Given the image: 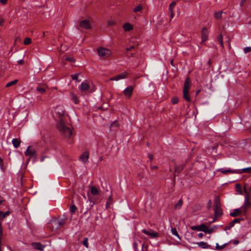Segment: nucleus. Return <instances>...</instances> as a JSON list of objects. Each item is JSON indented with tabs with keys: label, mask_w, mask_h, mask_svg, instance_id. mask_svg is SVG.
<instances>
[{
	"label": "nucleus",
	"mask_w": 251,
	"mask_h": 251,
	"mask_svg": "<svg viewBox=\"0 0 251 251\" xmlns=\"http://www.w3.org/2000/svg\"><path fill=\"white\" fill-rule=\"evenodd\" d=\"M134 48V46H131L129 48H126L127 51H131Z\"/></svg>",
	"instance_id": "4d7b16f0"
},
{
	"label": "nucleus",
	"mask_w": 251,
	"mask_h": 251,
	"mask_svg": "<svg viewBox=\"0 0 251 251\" xmlns=\"http://www.w3.org/2000/svg\"><path fill=\"white\" fill-rule=\"evenodd\" d=\"M56 113L59 116H62L64 115V111L62 107L60 106H57L56 108Z\"/></svg>",
	"instance_id": "b1692460"
},
{
	"label": "nucleus",
	"mask_w": 251,
	"mask_h": 251,
	"mask_svg": "<svg viewBox=\"0 0 251 251\" xmlns=\"http://www.w3.org/2000/svg\"><path fill=\"white\" fill-rule=\"evenodd\" d=\"M71 100L74 102L75 104H76L79 103V100L77 97L73 93H70Z\"/></svg>",
	"instance_id": "4be33fe9"
},
{
	"label": "nucleus",
	"mask_w": 251,
	"mask_h": 251,
	"mask_svg": "<svg viewBox=\"0 0 251 251\" xmlns=\"http://www.w3.org/2000/svg\"><path fill=\"white\" fill-rule=\"evenodd\" d=\"M242 220H243L242 218L234 219L232 221H231L230 223H229L227 226H226L225 227L224 229L225 230H229L231 227H232L234 226V225L235 223H239L241 222V221H242Z\"/></svg>",
	"instance_id": "9b49d317"
},
{
	"label": "nucleus",
	"mask_w": 251,
	"mask_h": 251,
	"mask_svg": "<svg viewBox=\"0 0 251 251\" xmlns=\"http://www.w3.org/2000/svg\"><path fill=\"white\" fill-rule=\"evenodd\" d=\"M7 2V0H0V3L2 4H6Z\"/></svg>",
	"instance_id": "864d4df0"
},
{
	"label": "nucleus",
	"mask_w": 251,
	"mask_h": 251,
	"mask_svg": "<svg viewBox=\"0 0 251 251\" xmlns=\"http://www.w3.org/2000/svg\"><path fill=\"white\" fill-rule=\"evenodd\" d=\"M201 42H205L208 39V31L206 27L202 28L201 30Z\"/></svg>",
	"instance_id": "9d476101"
},
{
	"label": "nucleus",
	"mask_w": 251,
	"mask_h": 251,
	"mask_svg": "<svg viewBox=\"0 0 251 251\" xmlns=\"http://www.w3.org/2000/svg\"><path fill=\"white\" fill-rule=\"evenodd\" d=\"M223 35L222 33H220L217 37V41L220 43L221 46L222 48H224V43L223 40Z\"/></svg>",
	"instance_id": "bb28decb"
},
{
	"label": "nucleus",
	"mask_w": 251,
	"mask_h": 251,
	"mask_svg": "<svg viewBox=\"0 0 251 251\" xmlns=\"http://www.w3.org/2000/svg\"><path fill=\"white\" fill-rule=\"evenodd\" d=\"M79 26L85 29H90L92 28L90 21L88 19L81 21L79 24Z\"/></svg>",
	"instance_id": "0eeeda50"
},
{
	"label": "nucleus",
	"mask_w": 251,
	"mask_h": 251,
	"mask_svg": "<svg viewBox=\"0 0 251 251\" xmlns=\"http://www.w3.org/2000/svg\"><path fill=\"white\" fill-rule=\"evenodd\" d=\"M142 9H143L142 5L140 4L134 8L133 11L134 12H138L141 11L142 10Z\"/></svg>",
	"instance_id": "4c0bfd02"
},
{
	"label": "nucleus",
	"mask_w": 251,
	"mask_h": 251,
	"mask_svg": "<svg viewBox=\"0 0 251 251\" xmlns=\"http://www.w3.org/2000/svg\"><path fill=\"white\" fill-rule=\"evenodd\" d=\"M127 76V73L126 72H124L117 76H115L114 77H111L109 80L110 81L112 80H119L121 79H124L126 78Z\"/></svg>",
	"instance_id": "f8f14e48"
},
{
	"label": "nucleus",
	"mask_w": 251,
	"mask_h": 251,
	"mask_svg": "<svg viewBox=\"0 0 251 251\" xmlns=\"http://www.w3.org/2000/svg\"><path fill=\"white\" fill-rule=\"evenodd\" d=\"M245 53H248L251 51V47H247L244 49Z\"/></svg>",
	"instance_id": "09e8293b"
},
{
	"label": "nucleus",
	"mask_w": 251,
	"mask_h": 251,
	"mask_svg": "<svg viewBox=\"0 0 251 251\" xmlns=\"http://www.w3.org/2000/svg\"><path fill=\"white\" fill-rule=\"evenodd\" d=\"M4 22V19L3 18H0V25H2Z\"/></svg>",
	"instance_id": "5fc2aeb1"
},
{
	"label": "nucleus",
	"mask_w": 251,
	"mask_h": 251,
	"mask_svg": "<svg viewBox=\"0 0 251 251\" xmlns=\"http://www.w3.org/2000/svg\"><path fill=\"white\" fill-rule=\"evenodd\" d=\"M78 74H75L71 75V77L73 80H75L76 81H79L80 80H78Z\"/></svg>",
	"instance_id": "c03bdc74"
},
{
	"label": "nucleus",
	"mask_w": 251,
	"mask_h": 251,
	"mask_svg": "<svg viewBox=\"0 0 251 251\" xmlns=\"http://www.w3.org/2000/svg\"><path fill=\"white\" fill-rule=\"evenodd\" d=\"M220 171L224 174H226L227 173H237L236 171H233L230 169L228 170H224V169H221L220 170Z\"/></svg>",
	"instance_id": "cd10ccee"
},
{
	"label": "nucleus",
	"mask_w": 251,
	"mask_h": 251,
	"mask_svg": "<svg viewBox=\"0 0 251 251\" xmlns=\"http://www.w3.org/2000/svg\"><path fill=\"white\" fill-rule=\"evenodd\" d=\"M3 159L0 157V166L1 168L3 166Z\"/></svg>",
	"instance_id": "680f3d73"
},
{
	"label": "nucleus",
	"mask_w": 251,
	"mask_h": 251,
	"mask_svg": "<svg viewBox=\"0 0 251 251\" xmlns=\"http://www.w3.org/2000/svg\"><path fill=\"white\" fill-rule=\"evenodd\" d=\"M201 226H204L203 224H201L200 226H193L191 227V228L193 230H197L198 231H201Z\"/></svg>",
	"instance_id": "2f4dec72"
},
{
	"label": "nucleus",
	"mask_w": 251,
	"mask_h": 251,
	"mask_svg": "<svg viewBox=\"0 0 251 251\" xmlns=\"http://www.w3.org/2000/svg\"><path fill=\"white\" fill-rule=\"evenodd\" d=\"M203 234H202V233H199V234H198V237H199L200 238H202V236H203Z\"/></svg>",
	"instance_id": "0e129e2a"
},
{
	"label": "nucleus",
	"mask_w": 251,
	"mask_h": 251,
	"mask_svg": "<svg viewBox=\"0 0 251 251\" xmlns=\"http://www.w3.org/2000/svg\"><path fill=\"white\" fill-rule=\"evenodd\" d=\"M239 242L238 239H234L233 240V243L234 245H237L239 243Z\"/></svg>",
	"instance_id": "6e6d98bb"
},
{
	"label": "nucleus",
	"mask_w": 251,
	"mask_h": 251,
	"mask_svg": "<svg viewBox=\"0 0 251 251\" xmlns=\"http://www.w3.org/2000/svg\"><path fill=\"white\" fill-rule=\"evenodd\" d=\"M45 87L44 88L38 86L36 88V90L40 93L44 94L46 92V89L48 88V86L47 85H45Z\"/></svg>",
	"instance_id": "a878e982"
},
{
	"label": "nucleus",
	"mask_w": 251,
	"mask_h": 251,
	"mask_svg": "<svg viewBox=\"0 0 251 251\" xmlns=\"http://www.w3.org/2000/svg\"><path fill=\"white\" fill-rule=\"evenodd\" d=\"M240 173H251V167L242 169V171Z\"/></svg>",
	"instance_id": "58836bf2"
},
{
	"label": "nucleus",
	"mask_w": 251,
	"mask_h": 251,
	"mask_svg": "<svg viewBox=\"0 0 251 251\" xmlns=\"http://www.w3.org/2000/svg\"><path fill=\"white\" fill-rule=\"evenodd\" d=\"M65 222L63 220L53 219L51 220L48 224L47 227L51 232H55L60 229L64 224Z\"/></svg>",
	"instance_id": "f257e3e1"
},
{
	"label": "nucleus",
	"mask_w": 251,
	"mask_h": 251,
	"mask_svg": "<svg viewBox=\"0 0 251 251\" xmlns=\"http://www.w3.org/2000/svg\"><path fill=\"white\" fill-rule=\"evenodd\" d=\"M214 215L216 218H220L223 215V210L221 207L220 198L217 197L214 200Z\"/></svg>",
	"instance_id": "7ed1b4c3"
},
{
	"label": "nucleus",
	"mask_w": 251,
	"mask_h": 251,
	"mask_svg": "<svg viewBox=\"0 0 251 251\" xmlns=\"http://www.w3.org/2000/svg\"><path fill=\"white\" fill-rule=\"evenodd\" d=\"M151 170H157L158 169V166H151Z\"/></svg>",
	"instance_id": "13d9d810"
},
{
	"label": "nucleus",
	"mask_w": 251,
	"mask_h": 251,
	"mask_svg": "<svg viewBox=\"0 0 251 251\" xmlns=\"http://www.w3.org/2000/svg\"><path fill=\"white\" fill-rule=\"evenodd\" d=\"M229 243H226L222 246H219L218 243L216 245V250H222L225 248Z\"/></svg>",
	"instance_id": "e433bc0d"
},
{
	"label": "nucleus",
	"mask_w": 251,
	"mask_h": 251,
	"mask_svg": "<svg viewBox=\"0 0 251 251\" xmlns=\"http://www.w3.org/2000/svg\"><path fill=\"white\" fill-rule=\"evenodd\" d=\"M142 232L149 235L151 238H156L158 236V233L152 230V229H149V230H147L145 229H143L142 230Z\"/></svg>",
	"instance_id": "1a4fd4ad"
},
{
	"label": "nucleus",
	"mask_w": 251,
	"mask_h": 251,
	"mask_svg": "<svg viewBox=\"0 0 251 251\" xmlns=\"http://www.w3.org/2000/svg\"><path fill=\"white\" fill-rule=\"evenodd\" d=\"M133 87L132 86H129L126 87L123 91L124 94L126 99H130L131 97L133 91Z\"/></svg>",
	"instance_id": "6e6552de"
},
{
	"label": "nucleus",
	"mask_w": 251,
	"mask_h": 251,
	"mask_svg": "<svg viewBox=\"0 0 251 251\" xmlns=\"http://www.w3.org/2000/svg\"><path fill=\"white\" fill-rule=\"evenodd\" d=\"M246 196L245 197V201L244 204L241 208L243 209L244 212H246L248 207L251 208V201H250V196L249 192L245 190Z\"/></svg>",
	"instance_id": "39448f33"
},
{
	"label": "nucleus",
	"mask_w": 251,
	"mask_h": 251,
	"mask_svg": "<svg viewBox=\"0 0 251 251\" xmlns=\"http://www.w3.org/2000/svg\"><path fill=\"white\" fill-rule=\"evenodd\" d=\"M31 39L30 38L27 37L25 39L24 43L25 45H28L31 44Z\"/></svg>",
	"instance_id": "ea45409f"
},
{
	"label": "nucleus",
	"mask_w": 251,
	"mask_h": 251,
	"mask_svg": "<svg viewBox=\"0 0 251 251\" xmlns=\"http://www.w3.org/2000/svg\"><path fill=\"white\" fill-rule=\"evenodd\" d=\"M89 158V153L88 151L83 152L79 157V159L83 163H87Z\"/></svg>",
	"instance_id": "ddd939ff"
},
{
	"label": "nucleus",
	"mask_w": 251,
	"mask_h": 251,
	"mask_svg": "<svg viewBox=\"0 0 251 251\" xmlns=\"http://www.w3.org/2000/svg\"><path fill=\"white\" fill-rule=\"evenodd\" d=\"M18 63L19 65H23L24 63V61L23 59L20 60L18 61Z\"/></svg>",
	"instance_id": "bf43d9fd"
},
{
	"label": "nucleus",
	"mask_w": 251,
	"mask_h": 251,
	"mask_svg": "<svg viewBox=\"0 0 251 251\" xmlns=\"http://www.w3.org/2000/svg\"><path fill=\"white\" fill-rule=\"evenodd\" d=\"M12 143L13 145V146L15 148H17L20 146L21 141L19 139L14 138L12 141Z\"/></svg>",
	"instance_id": "aec40b11"
},
{
	"label": "nucleus",
	"mask_w": 251,
	"mask_h": 251,
	"mask_svg": "<svg viewBox=\"0 0 251 251\" xmlns=\"http://www.w3.org/2000/svg\"><path fill=\"white\" fill-rule=\"evenodd\" d=\"M171 232L173 235L177 236L179 239H180V237L178 234L177 230L176 228L172 227Z\"/></svg>",
	"instance_id": "72a5a7b5"
},
{
	"label": "nucleus",
	"mask_w": 251,
	"mask_h": 251,
	"mask_svg": "<svg viewBox=\"0 0 251 251\" xmlns=\"http://www.w3.org/2000/svg\"><path fill=\"white\" fill-rule=\"evenodd\" d=\"M201 231H203L205 233L211 234L213 232V229L212 228H209L205 224H204V226H201Z\"/></svg>",
	"instance_id": "a211bd4d"
},
{
	"label": "nucleus",
	"mask_w": 251,
	"mask_h": 251,
	"mask_svg": "<svg viewBox=\"0 0 251 251\" xmlns=\"http://www.w3.org/2000/svg\"><path fill=\"white\" fill-rule=\"evenodd\" d=\"M31 245L34 249L40 251H43L45 248V246L39 242L32 243Z\"/></svg>",
	"instance_id": "4468645a"
},
{
	"label": "nucleus",
	"mask_w": 251,
	"mask_h": 251,
	"mask_svg": "<svg viewBox=\"0 0 251 251\" xmlns=\"http://www.w3.org/2000/svg\"><path fill=\"white\" fill-rule=\"evenodd\" d=\"M88 239L87 237H85L83 239L82 241V244L84 246H85L86 248H88Z\"/></svg>",
	"instance_id": "a19ab883"
},
{
	"label": "nucleus",
	"mask_w": 251,
	"mask_h": 251,
	"mask_svg": "<svg viewBox=\"0 0 251 251\" xmlns=\"http://www.w3.org/2000/svg\"><path fill=\"white\" fill-rule=\"evenodd\" d=\"M98 54L104 59L108 58L111 55V51L107 49L99 47L97 49Z\"/></svg>",
	"instance_id": "20e7f679"
},
{
	"label": "nucleus",
	"mask_w": 251,
	"mask_h": 251,
	"mask_svg": "<svg viewBox=\"0 0 251 251\" xmlns=\"http://www.w3.org/2000/svg\"><path fill=\"white\" fill-rule=\"evenodd\" d=\"M178 102V98L177 97H173L172 99H171V102L174 104H176Z\"/></svg>",
	"instance_id": "79ce46f5"
},
{
	"label": "nucleus",
	"mask_w": 251,
	"mask_h": 251,
	"mask_svg": "<svg viewBox=\"0 0 251 251\" xmlns=\"http://www.w3.org/2000/svg\"><path fill=\"white\" fill-rule=\"evenodd\" d=\"M242 213V211L240 209H235L233 212H230V216L231 217H236L240 215Z\"/></svg>",
	"instance_id": "412c9836"
},
{
	"label": "nucleus",
	"mask_w": 251,
	"mask_h": 251,
	"mask_svg": "<svg viewBox=\"0 0 251 251\" xmlns=\"http://www.w3.org/2000/svg\"><path fill=\"white\" fill-rule=\"evenodd\" d=\"M123 28H124L125 31H127L132 30L133 26L131 24L128 23H126L123 25Z\"/></svg>",
	"instance_id": "6ab92c4d"
},
{
	"label": "nucleus",
	"mask_w": 251,
	"mask_h": 251,
	"mask_svg": "<svg viewBox=\"0 0 251 251\" xmlns=\"http://www.w3.org/2000/svg\"><path fill=\"white\" fill-rule=\"evenodd\" d=\"M91 193L93 195H96L99 193L98 189L95 186H92L91 188Z\"/></svg>",
	"instance_id": "c756f323"
},
{
	"label": "nucleus",
	"mask_w": 251,
	"mask_h": 251,
	"mask_svg": "<svg viewBox=\"0 0 251 251\" xmlns=\"http://www.w3.org/2000/svg\"><path fill=\"white\" fill-rule=\"evenodd\" d=\"M219 218H216L215 216L214 215V217L211 222H214L216 221Z\"/></svg>",
	"instance_id": "338daca9"
},
{
	"label": "nucleus",
	"mask_w": 251,
	"mask_h": 251,
	"mask_svg": "<svg viewBox=\"0 0 251 251\" xmlns=\"http://www.w3.org/2000/svg\"><path fill=\"white\" fill-rule=\"evenodd\" d=\"M2 234V229H1V224L0 223V234Z\"/></svg>",
	"instance_id": "774afa93"
},
{
	"label": "nucleus",
	"mask_w": 251,
	"mask_h": 251,
	"mask_svg": "<svg viewBox=\"0 0 251 251\" xmlns=\"http://www.w3.org/2000/svg\"><path fill=\"white\" fill-rule=\"evenodd\" d=\"M169 15L170 17V20L172 19L174 16V13L173 10H169Z\"/></svg>",
	"instance_id": "3c124183"
},
{
	"label": "nucleus",
	"mask_w": 251,
	"mask_h": 251,
	"mask_svg": "<svg viewBox=\"0 0 251 251\" xmlns=\"http://www.w3.org/2000/svg\"><path fill=\"white\" fill-rule=\"evenodd\" d=\"M176 5V2L175 1L172 2L169 5V10H173V8Z\"/></svg>",
	"instance_id": "37998d69"
},
{
	"label": "nucleus",
	"mask_w": 251,
	"mask_h": 251,
	"mask_svg": "<svg viewBox=\"0 0 251 251\" xmlns=\"http://www.w3.org/2000/svg\"><path fill=\"white\" fill-rule=\"evenodd\" d=\"M116 23L114 20H109L107 21V24L109 26H112L114 25H115Z\"/></svg>",
	"instance_id": "49530a36"
},
{
	"label": "nucleus",
	"mask_w": 251,
	"mask_h": 251,
	"mask_svg": "<svg viewBox=\"0 0 251 251\" xmlns=\"http://www.w3.org/2000/svg\"><path fill=\"white\" fill-rule=\"evenodd\" d=\"M133 248L135 251L137 250L138 249V243L136 242H134L133 243Z\"/></svg>",
	"instance_id": "603ef678"
},
{
	"label": "nucleus",
	"mask_w": 251,
	"mask_h": 251,
	"mask_svg": "<svg viewBox=\"0 0 251 251\" xmlns=\"http://www.w3.org/2000/svg\"><path fill=\"white\" fill-rule=\"evenodd\" d=\"M10 214V211H7L5 212H3L2 211H0V220H3L4 218H5L7 216L9 215Z\"/></svg>",
	"instance_id": "393cba45"
},
{
	"label": "nucleus",
	"mask_w": 251,
	"mask_h": 251,
	"mask_svg": "<svg viewBox=\"0 0 251 251\" xmlns=\"http://www.w3.org/2000/svg\"><path fill=\"white\" fill-rule=\"evenodd\" d=\"M148 157H149V158H150V159L151 160H152L153 159V155L152 154H151V153L148 154Z\"/></svg>",
	"instance_id": "052dcab7"
},
{
	"label": "nucleus",
	"mask_w": 251,
	"mask_h": 251,
	"mask_svg": "<svg viewBox=\"0 0 251 251\" xmlns=\"http://www.w3.org/2000/svg\"><path fill=\"white\" fill-rule=\"evenodd\" d=\"M222 11L216 12L214 14V17L216 19H219L222 17Z\"/></svg>",
	"instance_id": "473e14b6"
},
{
	"label": "nucleus",
	"mask_w": 251,
	"mask_h": 251,
	"mask_svg": "<svg viewBox=\"0 0 251 251\" xmlns=\"http://www.w3.org/2000/svg\"><path fill=\"white\" fill-rule=\"evenodd\" d=\"M140 180H142L145 177V173L143 171L139 172L137 175Z\"/></svg>",
	"instance_id": "f704fd0d"
},
{
	"label": "nucleus",
	"mask_w": 251,
	"mask_h": 251,
	"mask_svg": "<svg viewBox=\"0 0 251 251\" xmlns=\"http://www.w3.org/2000/svg\"><path fill=\"white\" fill-rule=\"evenodd\" d=\"M198 246L202 249H208L211 248V246L208 245L207 243L204 242H201L197 243Z\"/></svg>",
	"instance_id": "f3484780"
},
{
	"label": "nucleus",
	"mask_w": 251,
	"mask_h": 251,
	"mask_svg": "<svg viewBox=\"0 0 251 251\" xmlns=\"http://www.w3.org/2000/svg\"><path fill=\"white\" fill-rule=\"evenodd\" d=\"M90 88L89 85L85 82H83L80 85V89L81 91L84 92L88 90Z\"/></svg>",
	"instance_id": "dca6fc26"
},
{
	"label": "nucleus",
	"mask_w": 251,
	"mask_h": 251,
	"mask_svg": "<svg viewBox=\"0 0 251 251\" xmlns=\"http://www.w3.org/2000/svg\"><path fill=\"white\" fill-rule=\"evenodd\" d=\"M17 82H18V80H17V79L11 81L6 84V87H10L13 85L16 84L17 83Z\"/></svg>",
	"instance_id": "c9c22d12"
},
{
	"label": "nucleus",
	"mask_w": 251,
	"mask_h": 251,
	"mask_svg": "<svg viewBox=\"0 0 251 251\" xmlns=\"http://www.w3.org/2000/svg\"><path fill=\"white\" fill-rule=\"evenodd\" d=\"M183 169V166H177L175 168V171H176V172H178V173H179L180 171H181Z\"/></svg>",
	"instance_id": "de8ad7c7"
},
{
	"label": "nucleus",
	"mask_w": 251,
	"mask_h": 251,
	"mask_svg": "<svg viewBox=\"0 0 251 251\" xmlns=\"http://www.w3.org/2000/svg\"><path fill=\"white\" fill-rule=\"evenodd\" d=\"M57 128L66 138H70L72 134V129L67 127L62 121L58 123Z\"/></svg>",
	"instance_id": "f03ea898"
},
{
	"label": "nucleus",
	"mask_w": 251,
	"mask_h": 251,
	"mask_svg": "<svg viewBox=\"0 0 251 251\" xmlns=\"http://www.w3.org/2000/svg\"><path fill=\"white\" fill-rule=\"evenodd\" d=\"M207 64H208V68H209L211 65V59H209L208 60Z\"/></svg>",
	"instance_id": "e2e57ef3"
},
{
	"label": "nucleus",
	"mask_w": 251,
	"mask_h": 251,
	"mask_svg": "<svg viewBox=\"0 0 251 251\" xmlns=\"http://www.w3.org/2000/svg\"><path fill=\"white\" fill-rule=\"evenodd\" d=\"M235 188H236V190L237 192H238L240 194H243L241 186L240 184L237 183L235 185Z\"/></svg>",
	"instance_id": "7c9ffc66"
},
{
	"label": "nucleus",
	"mask_w": 251,
	"mask_h": 251,
	"mask_svg": "<svg viewBox=\"0 0 251 251\" xmlns=\"http://www.w3.org/2000/svg\"><path fill=\"white\" fill-rule=\"evenodd\" d=\"M245 0H241V2H240V5H241V6L244 4Z\"/></svg>",
	"instance_id": "69168bd1"
},
{
	"label": "nucleus",
	"mask_w": 251,
	"mask_h": 251,
	"mask_svg": "<svg viewBox=\"0 0 251 251\" xmlns=\"http://www.w3.org/2000/svg\"><path fill=\"white\" fill-rule=\"evenodd\" d=\"M25 154L26 156L34 157L35 158H37L38 156L36 150L30 146H28L25 152Z\"/></svg>",
	"instance_id": "423d86ee"
},
{
	"label": "nucleus",
	"mask_w": 251,
	"mask_h": 251,
	"mask_svg": "<svg viewBox=\"0 0 251 251\" xmlns=\"http://www.w3.org/2000/svg\"><path fill=\"white\" fill-rule=\"evenodd\" d=\"M76 210V207L75 205H72L71 206L70 210L72 213H74L75 212Z\"/></svg>",
	"instance_id": "a18cd8bd"
},
{
	"label": "nucleus",
	"mask_w": 251,
	"mask_h": 251,
	"mask_svg": "<svg viewBox=\"0 0 251 251\" xmlns=\"http://www.w3.org/2000/svg\"><path fill=\"white\" fill-rule=\"evenodd\" d=\"M183 98L187 101H191V98L189 95V91L183 90Z\"/></svg>",
	"instance_id": "5701e85b"
},
{
	"label": "nucleus",
	"mask_w": 251,
	"mask_h": 251,
	"mask_svg": "<svg viewBox=\"0 0 251 251\" xmlns=\"http://www.w3.org/2000/svg\"><path fill=\"white\" fill-rule=\"evenodd\" d=\"M191 85V80L189 77H186L184 84L183 90L189 91V89Z\"/></svg>",
	"instance_id": "2eb2a0df"
},
{
	"label": "nucleus",
	"mask_w": 251,
	"mask_h": 251,
	"mask_svg": "<svg viewBox=\"0 0 251 251\" xmlns=\"http://www.w3.org/2000/svg\"><path fill=\"white\" fill-rule=\"evenodd\" d=\"M183 201L182 199H180L178 201V203H176L174 205V208L175 209H180L181 207Z\"/></svg>",
	"instance_id": "c85d7f7f"
},
{
	"label": "nucleus",
	"mask_w": 251,
	"mask_h": 251,
	"mask_svg": "<svg viewBox=\"0 0 251 251\" xmlns=\"http://www.w3.org/2000/svg\"><path fill=\"white\" fill-rule=\"evenodd\" d=\"M66 60L72 62H74L75 61V59L73 57H67L66 58Z\"/></svg>",
	"instance_id": "8fccbe9b"
}]
</instances>
